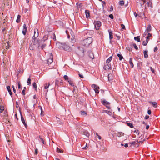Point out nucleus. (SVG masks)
I'll use <instances>...</instances> for the list:
<instances>
[{
  "label": "nucleus",
  "instance_id": "nucleus-63",
  "mask_svg": "<svg viewBox=\"0 0 160 160\" xmlns=\"http://www.w3.org/2000/svg\"><path fill=\"white\" fill-rule=\"evenodd\" d=\"M158 50V48L156 47L154 49V52H155L156 51H157Z\"/></svg>",
  "mask_w": 160,
  "mask_h": 160
},
{
  "label": "nucleus",
  "instance_id": "nucleus-43",
  "mask_svg": "<svg viewBox=\"0 0 160 160\" xmlns=\"http://www.w3.org/2000/svg\"><path fill=\"white\" fill-rule=\"evenodd\" d=\"M57 122H58V123L60 124H62V122L60 121V119L59 118H57Z\"/></svg>",
  "mask_w": 160,
  "mask_h": 160
},
{
  "label": "nucleus",
  "instance_id": "nucleus-14",
  "mask_svg": "<svg viewBox=\"0 0 160 160\" xmlns=\"http://www.w3.org/2000/svg\"><path fill=\"white\" fill-rule=\"evenodd\" d=\"M73 89L72 91V92L73 93V96L74 97H75V93H76V91L77 90V88L76 86H75L73 87Z\"/></svg>",
  "mask_w": 160,
  "mask_h": 160
},
{
  "label": "nucleus",
  "instance_id": "nucleus-55",
  "mask_svg": "<svg viewBox=\"0 0 160 160\" xmlns=\"http://www.w3.org/2000/svg\"><path fill=\"white\" fill-rule=\"evenodd\" d=\"M110 74H109L108 76V80L109 81H111L112 80V78H110Z\"/></svg>",
  "mask_w": 160,
  "mask_h": 160
},
{
  "label": "nucleus",
  "instance_id": "nucleus-47",
  "mask_svg": "<svg viewBox=\"0 0 160 160\" xmlns=\"http://www.w3.org/2000/svg\"><path fill=\"white\" fill-rule=\"evenodd\" d=\"M39 138H40V139L41 140V141L44 144H45V142L44 141L43 139L42 138H41L40 137V136H39Z\"/></svg>",
  "mask_w": 160,
  "mask_h": 160
},
{
  "label": "nucleus",
  "instance_id": "nucleus-36",
  "mask_svg": "<svg viewBox=\"0 0 160 160\" xmlns=\"http://www.w3.org/2000/svg\"><path fill=\"white\" fill-rule=\"evenodd\" d=\"M50 85V84H48L46 83L45 84V86L44 87V89H47L48 88L49 86Z\"/></svg>",
  "mask_w": 160,
  "mask_h": 160
},
{
  "label": "nucleus",
  "instance_id": "nucleus-39",
  "mask_svg": "<svg viewBox=\"0 0 160 160\" xmlns=\"http://www.w3.org/2000/svg\"><path fill=\"white\" fill-rule=\"evenodd\" d=\"M147 4L148 7L150 6L152 8V3L151 2H148Z\"/></svg>",
  "mask_w": 160,
  "mask_h": 160
},
{
  "label": "nucleus",
  "instance_id": "nucleus-12",
  "mask_svg": "<svg viewBox=\"0 0 160 160\" xmlns=\"http://www.w3.org/2000/svg\"><path fill=\"white\" fill-rule=\"evenodd\" d=\"M85 14L86 18H89L90 17L89 11L88 10H85Z\"/></svg>",
  "mask_w": 160,
  "mask_h": 160
},
{
  "label": "nucleus",
  "instance_id": "nucleus-62",
  "mask_svg": "<svg viewBox=\"0 0 160 160\" xmlns=\"http://www.w3.org/2000/svg\"><path fill=\"white\" fill-rule=\"evenodd\" d=\"M53 40H56V37L54 33L53 34Z\"/></svg>",
  "mask_w": 160,
  "mask_h": 160
},
{
  "label": "nucleus",
  "instance_id": "nucleus-41",
  "mask_svg": "<svg viewBox=\"0 0 160 160\" xmlns=\"http://www.w3.org/2000/svg\"><path fill=\"white\" fill-rule=\"evenodd\" d=\"M124 2L123 1H119V4L121 6H123L124 4Z\"/></svg>",
  "mask_w": 160,
  "mask_h": 160
},
{
  "label": "nucleus",
  "instance_id": "nucleus-54",
  "mask_svg": "<svg viewBox=\"0 0 160 160\" xmlns=\"http://www.w3.org/2000/svg\"><path fill=\"white\" fill-rule=\"evenodd\" d=\"M78 75H79V77H80L81 78H84L83 76V75L82 74H81L80 73H79Z\"/></svg>",
  "mask_w": 160,
  "mask_h": 160
},
{
  "label": "nucleus",
  "instance_id": "nucleus-18",
  "mask_svg": "<svg viewBox=\"0 0 160 160\" xmlns=\"http://www.w3.org/2000/svg\"><path fill=\"white\" fill-rule=\"evenodd\" d=\"M130 45L131 46H133L134 47V48L136 50H138V47L137 46L136 44L135 43H133L132 42L130 43Z\"/></svg>",
  "mask_w": 160,
  "mask_h": 160
},
{
  "label": "nucleus",
  "instance_id": "nucleus-50",
  "mask_svg": "<svg viewBox=\"0 0 160 160\" xmlns=\"http://www.w3.org/2000/svg\"><path fill=\"white\" fill-rule=\"evenodd\" d=\"M134 132H136L137 134L138 135H139V131L138 130H135V131H134Z\"/></svg>",
  "mask_w": 160,
  "mask_h": 160
},
{
  "label": "nucleus",
  "instance_id": "nucleus-52",
  "mask_svg": "<svg viewBox=\"0 0 160 160\" xmlns=\"http://www.w3.org/2000/svg\"><path fill=\"white\" fill-rule=\"evenodd\" d=\"M150 68L151 70L152 71V73H155V71H154V69H153L152 68V67H150Z\"/></svg>",
  "mask_w": 160,
  "mask_h": 160
},
{
  "label": "nucleus",
  "instance_id": "nucleus-5",
  "mask_svg": "<svg viewBox=\"0 0 160 160\" xmlns=\"http://www.w3.org/2000/svg\"><path fill=\"white\" fill-rule=\"evenodd\" d=\"M39 35V32L38 29L36 28L34 30V34L32 37V39H37Z\"/></svg>",
  "mask_w": 160,
  "mask_h": 160
},
{
  "label": "nucleus",
  "instance_id": "nucleus-64",
  "mask_svg": "<svg viewBox=\"0 0 160 160\" xmlns=\"http://www.w3.org/2000/svg\"><path fill=\"white\" fill-rule=\"evenodd\" d=\"M38 149L37 148H36L35 149V154H37L38 153Z\"/></svg>",
  "mask_w": 160,
  "mask_h": 160
},
{
  "label": "nucleus",
  "instance_id": "nucleus-3",
  "mask_svg": "<svg viewBox=\"0 0 160 160\" xmlns=\"http://www.w3.org/2000/svg\"><path fill=\"white\" fill-rule=\"evenodd\" d=\"M62 50L70 52L72 50V49L69 46L65 43H63Z\"/></svg>",
  "mask_w": 160,
  "mask_h": 160
},
{
  "label": "nucleus",
  "instance_id": "nucleus-1",
  "mask_svg": "<svg viewBox=\"0 0 160 160\" xmlns=\"http://www.w3.org/2000/svg\"><path fill=\"white\" fill-rule=\"evenodd\" d=\"M92 42V38L91 37L88 38L83 40L81 42V44L83 46H89Z\"/></svg>",
  "mask_w": 160,
  "mask_h": 160
},
{
  "label": "nucleus",
  "instance_id": "nucleus-29",
  "mask_svg": "<svg viewBox=\"0 0 160 160\" xmlns=\"http://www.w3.org/2000/svg\"><path fill=\"white\" fill-rule=\"evenodd\" d=\"M117 55L118 57L119 58V59L121 61L123 58V57L121 54L118 53L117 54Z\"/></svg>",
  "mask_w": 160,
  "mask_h": 160
},
{
  "label": "nucleus",
  "instance_id": "nucleus-57",
  "mask_svg": "<svg viewBox=\"0 0 160 160\" xmlns=\"http://www.w3.org/2000/svg\"><path fill=\"white\" fill-rule=\"evenodd\" d=\"M148 113L149 115H150L151 113V111L150 110H148Z\"/></svg>",
  "mask_w": 160,
  "mask_h": 160
},
{
  "label": "nucleus",
  "instance_id": "nucleus-17",
  "mask_svg": "<svg viewBox=\"0 0 160 160\" xmlns=\"http://www.w3.org/2000/svg\"><path fill=\"white\" fill-rule=\"evenodd\" d=\"M129 63L131 66V67L132 68L133 67L134 65L132 62V57L130 58L129 60Z\"/></svg>",
  "mask_w": 160,
  "mask_h": 160
},
{
  "label": "nucleus",
  "instance_id": "nucleus-7",
  "mask_svg": "<svg viewBox=\"0 0 160 160\" xmlns=\"http://www.w3.org/2000/svg\"><path fill=\"white\" fill-rule=\"evenodd\" d=\"M27 28L26 27V25L25 24H24L23 25V30L22 31V33L23 34L25 35L26 34L27 32Z\"/></svg>",
  "mask_w": 160,
  "mask_h": 160
},
{
  "label": "nucleus",
  "instance_id": "nucleus-28",
  "mask_svg": "<svg viewBox=\"0 0 160 160\" xmlns=\"http://www.w3.org/2000/svg\"><path fill=\"white\" fill-rule=\"evenodd\" d=\"M35 45H33L32 44V43L30 44L29 46V49L30 50H33L35 48L34 46Z\"/></svg>",
  "mask_w": 160,
  "mask_h": 160
},
{
  "label": "nucleus",
  "instance_id": "nucleus-51",
  "mask_svg": "<svg viewBox=\"0 0 160 160\" xmlns=\"http://www.w3.org/2000/svg\"><path fill=\"white\" fill-rule=\"evenodd\" d=\"M121 26L122 29H125V26L124 24H121Z\"/></svg>",
  "mask_w": 160,
  "mask_h": 160
},
{
  "label": "nucleus",
  "instance_id": "nucleus-20",
  "mask_svg": "<svg viewBox=\"0 0 160 160\" xmlns=\"http://www.w3.org/2000/svg\"><path fill=\"white\" fill-rule=\"evenodd\" d=\"M109 34V38L110 40L113 38V33L112 31H110L109 30L108 31Z\"/></svg>",
  "mask_w": 160,
  "mask_h": 160
},
{
  "label": "nucleus",
  "instance_id": "nucleus-19",
  "mask_svg": "<svg viewBox=\"0 0 160 160\" xmlns=\"http://www.w3.org/2000/svg\"><path fill=\"white\" fill-rule=\"evenodd\" d=\"M88 56L92 59H93L94 58L93 54L92 52H89Z\"/></svg>",
  "mask_w": 160,
  "mask_h": 160
},
{
  "label": "nucleus",
  "instance_id": "nucleus-11",
  "mask_svg": "<svg viewBox=\"0 0 160 160\" xmlns=\"http://www.w3.org/2000/svg\"><path fill=\"white\" fill-rule=\"evenodd\" d=\"M101 102L102 104L104 106H106L107 105H109L110 103L105 100H102Z\"/></svg>",
  "mask_w": 160,
  "mask_h": 160
},
{
  "label": "nucleus",
  "instance_id": "nucleus-25",
  "mask_svg": "<svg viewBox=\"0 0 160 160\" xmlns=\"http://www.w3.org/2000/svg\"><path fill=\"white\" fill-rule=\"evenodd\" d=\"M83 134L88 137L90 135L89 133L86 130L84 131Z\"/></svg>",
  "mask_w": 160,
  "mask_h": 160
},
{
  "label": "nucleus",
  "instance_id": "nucleus-4",
  "mask_svg": "<svg viewBox=\"0 0 160 160\" xmlns=\"http://www.w3.org/2000/svg\"><path fill=\"white\" fill-rule=\"evenodd\" d=\"M32 44L36 46L37 47H39L40 46L39 40H38L37 39H33L32 42Z\"/></svg>",
  "mask_w": 160,
  "mask_h": 160
},
{
  "label": "nucleus",
  "instance_id": "nucleus-15",
  "mask_svg": "<svg viewBox=\"0 0 160 160\" xmlns=\"http://www.w3.org/2000/svg\"><path fill=\"white\" fill-rule=\"evenodd\" d=\"M7 90L8 91L9 94L10 95L12 96V93L11 91V90L10 87L8 86L7 87Z\"/></svg>",
  "mask_w": 160,
  "mask_h": 160
},
{
  "label": "nucleus",
  "instance_id": "nucleus-27",
  "mask_svg": "<svg viewBox=\"0 0 160 160\" xmlns=\"http://www.w3.org/2000/svg\"><path fill=\"white\" fill-rule=\"evenodd\" d=\"M20 18L21 15L19 14H18V15L16 21V22L17 23H19L20 22Z\"/></svg>",
  "mask_w": 160,
  "mask_h": 160
},
{
  "label": "nucleus",
  "instance_id": "nucleus-33",
  "mask_svg": "<svg viewBox=\"0 0 160 160\" xmlns=\"http://www.w3.org/2000/svg\"><path fill=\"white\" fill-rule=\"evenodd\" d=\"M80 113L81 115H87V113L86 112L84 111H81L80 112Z\"/></svg>",
  "mask_w": 160,
  "mask_h": 160
},
{
  "label": "nucleus",
  "instance_id": "nucleus-60",
  "mask_svg": "<svg viewBox=\"0 0 160 160\" xmlns=\"http://www.w3.org/2000/svg\"><path fill=\"white\" fill-rule=\"evenodd\" d=\"M16 108H18L19 107V105H18V101H17L16 102Z\"/></svg>",
  "mask_w": 160,
  "mask_h": 160
},
{
  "label": "nucleus",
  "instance_id": "nucleus-34",
  "mask_svg": "<svg viewBox=\"0 0 160 160\" xmlns=\"http://www.w3.org/2000/svg\"><path fill=\"white\" fill-rule=\"evenodd\" d=\"M4 109V106H1L0 107V112L2 113L3 112V111Z\"/></svg>",
  "mask_w": 160,
  "mask_h": 160
},
{
  "label": "nucleus",
  "instance_id": "nucleus-46",
  "mask_svg": "<svg viewBox=\"0 0 160 160\" xmlns=\"http://www.w3.org/2000/svg\"><path fill=\"white\" fill-rule=\"evenodd\" d=\"M40 109H41V113H40V115H41V116H44V114H43V110H42V107L41 106H40Z\"/></svg>",
  "mask_w": 160,
  "mask_h": 160
},
{
  "label": "nucleus",
  "instance_id": "nucleus-26",
  "mask_svg": "<svg viewBox=\"0 0 160 160\" xmlns=\"http://www.w3.org/2000/svg\"><path fill=\"white\" fill-rule=\"evenodd\" d=\"M134 39L138 42H140V36H138L137 37H135L134 38Z\"/></svg>",
  "mask_w": 160,
  "mask_h": 160
},
{
  "label": "nucleus",
  "instance_id": "nucleus-53",
  "mask_svg": "<svg viewBox=\"0 0 160 160\" xmlns=\"http://www.w3.org/2000/svg\"><path fill=\"white\" fill-rule=\"evenodd\" d=\"M21 87V85L20 84V82H18V89H20Z\"/></svg>",
  "mask_w": 160,
  "mask_h": 160
},
{
  "label": "nucleus",
  "instance_id": "nucleus-40",
  "mask_svg": "<svg viewBox=\"0 0 160 160\" xmlns=\"http://www.w3.org/2000/svg\"><path fill=\"white\" fill-rule=\"evenodd\" d=\"M31 79L30 78H28L27 80V83L28 85L30 84H31Z\"/></svg>",
  "mask_w": 160,
  "mask_h": 160
},
{
  "label": "nucleus",
  "instance_id": "nucleus-35",
  "mask_svg": "<svg viewBox=\"0 0 160 160\" xmlns=\"http://www.w3.org/2000/svg\"><path fill=\"white\" fill-rule=\"evenodd\" d=\"M148 40L146 39V41H144L143 42L142 44L143 46H146L148 42Z\"/></svg>",
  "mask_w": 160,
  "mask_h": 160
},
{
  "label": "nucleus",
  "instance_id": "nucleus-56",
  "mask_svg": "<svg viewBox=\"0 0 160 160\" xmlns=\"http://www.w3.org/2000/svg\"><path fill=\"white\" fill-rule=\"evenodd\" d=\"M57 151L60 153H62V151L61 150V149L59 148H57Z\"/></svg>",
  "mask_w": 160,
  "mask_h": 160
},
{
  "label": "nucleus",
  "instance_id": "nucleus-38",
  "mask_svg": "<svg viewBox=\"0 0 160 160\" xmlns=\"http://www.w3.org/2000/svg\"><path fill=\"white\" fill-rule=\"evenodd\" d=\"M92 87L94 88V89L95 88H97L98 89H99V87L97 86L95 84H93L92 85Z\"/></svg>",
  "mask_w": 160,
  "mask_h": 160
},
{
  "label": "nucleus",
  "instance_id": "nucleus-31",
  "mask_svg": "<svg viewBox=\"0 0 160 160\" xmlns=\"http://www.w3.org/2000/svg\"><path fill=\"white\" fill-rule=\"evenodd\" d=\"M126 124L128 126H129L131 128H132L133 127V125L132 123L126 122Z\"/></svg>",
  "mask_w": 160,
  "mask_h": 160
},
{
  "label": "nucleus",
  "instance_id": "nucleus-58",
  "mask_svg": "<svg viewBox=\"0 0 160 160\" xmlns=\"http://www.w3.org/2000/svg\"><path fill=\"white\" fill-rule=\"evenodd\" d=\"M46 45L45 44H43L41 47H42V49H43L44 48L46 47Z\"/></svg>",
  "mask_w": 160,
  "mask_h": 160
},
{
  "label": "nucleus",
  "instance_id": "nucleus-9",
  "mask_svg": "<svg viewBox=\"0 0 160 160\" xmlns=\"http://www.w3.org/2000/svg\"><path fill=\"white\" fill-rule=\"evenodd\" d=\"M138 1L137 2V3H139L141 7L148 0H138Z\"/></svg>",
  "mask_w": 160,
  "mask_h": 160
},
{
  "label": "nucleus",
  "instance_id": "nucleus-24",
  "mask_svg": "<svg viewBox=\"0 0 160 160\" xmlns=\"http://www.w3.org/2000/svg\"><path fill=\"white\" fill-rule=\"evenodd\" d=\"M112 59V56L108 58L107 60L106 61V64H109V63L111 61Z\"/></svg>",
  "mask_w": 160,
  "mask_h": 160
},
{
  "label": "nucleus",
  "instance_id": "nucleus-61",
  "mask_svg": "<svg viewBox=\"0 0 160 160\" xmlns=\"http://www.w3.org/2000/svg\"><path fill=\"white\" fill-rule=\"evenodd\" d=\"M149 118V116L148 115H146L145 116V117L144 118L145 119H148Z\"/></svg>",
  "mask_w": 160,
  "mask_h": 160
},
{
  "label": "nucleus",
  "instance_id": "nucleus-2",
  "mask_svg": "<svg viewBox=\"0 0 160 160\" xmlns=\"http://www.w3.org/2000/svg\"><path fill=\"white\" fill-rule=\"evenodd\" d=\"M94 26L96 30H98L101 25V22L99 21H96L94 22Z\"/></svg>",
  "mask_w": 160,
  "mask_h": 160
},
{
  "label": "nucleus",
  "instance_id": "nucleus-48",
  "mask_svg": "<svg viewBox=\"0 0 160 160\" xmlns=\"http://www.w3.org/2000/svg\"><path fill=\"white\" fill-rule=\"evenodd\" d=\"M64 78L65 80H68V77L67 75H64Z\"/></svg>",
  "mask_w": 160,
  "mask_h": 160
},
{
  "label": "nucleus",
  "instance_id": "nucleus-13",
  "mask_svg": "<svg viewBox=\"0 0 160 160\" xmlns=\"http://www.w3.org/2000/svg\"><path fill=\"white\" fill-rule=\"evenodd\" d=\"M152 28L150 24H149L148 25L147 28L146 29V32H149L151 31Z\"/></svg>",
  "mask_w": 160,
  "mask_h": 160
},
{
  "label": "nucleus",
  "instance_id": "nucleus-37",
  "mask_svg": "<svg viewBox=\"0 0 160 160\" xmlns=\"http://www.w3.org/2000/svg\"><path fill=\"white\" fill-rule=\"evenodd\" d=\"M70 31H71V35H72V38H73V39L72 38H71V40H72V42H73L74 41V37H73V36H72V33H73V32H72V30H70Z\"/></svg>",
  "mask_w": 160,
  "mask_h": 160
},
{
  "label": "nucleus",
  "instance_id": "nucleus-8",
  "mask_svg": "<svg viewBox=\"0 0 160 160\" xmlns=\"http://www.w3.org/2000/svg\"><path fill=\"white\" fill-rule=\"evenodd\" d=\"M20 115H21V119L22 122L23 124L24 125L25 127L26 128H27V123H26V122H25V120L24 118H23L22 116V114L21 112H20Z\"/></svg>",
  "mask_w": 160,
  "mask_h": 160
},
{
  "label": "nucleus",
  "instance_id": "nucleus-21",
  "mask_svg": "<svg viewBox=\"0 0 160 160\" xmlns=\"http://www.w3.org/2000/svg\"><path fill=\"white\" fill-rule=\"evenodd\" d=\"M55 84L56 87L57 86L58 88L60 86V80H56L55 82Z\"/></svg>",
  "mask_w": 160,
  "mask_h": 160
},
{
  "label": "nucleus",
  "instance_id": "nucleus-23",
  "mask_svg": "<svg viewBox=\"0 0 160 160\" xmlns=\"http://www.w3.org/2000/svg\"><path fill=\"white\" fill-rule=\"evenodd\" d=\"M109 66L108 65V64H107L106 65H105L103 67V68L104 70H107L109 69H110Z\"/></svg>",
  "mask_w": 160,
  "mask_h": 160
},
{
  "label": "nucleus",
  "instance_id": "nucleus-42",
  "mask_svg": "<svg viewBox=\"0 0 160 160\" xmlns=\"http://www.w3.org/2000/svg\"><path fill=\"white\" fill-rule=\"evenodd\" d=\"M26 89V88L25 87H24L23 88V90L22 91V94L24 95H25V92Z\"/></svg>",
  "mask_w": 160,
  "mask_h": 160
},
{
  "label": "nucleus",
  "instance_id": "nucleus-44",
  "mask_svg": "<svg viewBox=\"0 0 160 160\" xmlns=\"http://www.w3.org/2000/svg\"><path fill=\"white\" fill-rule=\"evenodd\" d=\"M99 89H98L97 88H96L94 89V91L96 93H99V91L98 90Z\"/></svg>",
  "mask_w": 160,
  "mask_h": 160
},
{
  "label": "nucleus",
  "instance_id": "nucleus-22",
  "mask_svg": "<svg viewBox=\"0 0 160 160\" xmlns=\"http://www.w3.org/2000/svg\"><path fill=\"white\" fill-rule=\"evenodd\" d=\"M148 51L147 50H145L144 51L143 53H144V58H147L148 57V54H147V52Z\"/></svg>",
  "mask_w": 160,
  "mask_h": 160
},
{
  "label": "nucleus",
  "instance_id": "nucleus-49",
  "mask_svg": "<svg viewBox=\"0 0 160 160\" xmlns=\"http://www.w3.org/2000/svg\"><path fill=\"white\" fill-rule=\"evenodd\" d=\"M109 17L111 19H113L114 18L113 15L112 14H110L109 15Z\"/></svg>",
  "mask_w": 160,
  "mask_h": 160
},
{
  "label": "nucleus",
  "instance_id": "nucleus-32",
  "mask_svg": "<svg viewBox=\"0 0 160 160\" xmlns=\"http://www.w3.org/2000/svg\"><path fill=\"white\" fill-rule=\"evenodd\" d=\"M138 140L130 142L129 144L131 145H134L136 143H138Z\"/></svg>",
  "mask_w": 160,
  "mask_h": 160
},
{
  "label": "nucleus",
  "instance_id": "nucleus-30",
  "mask_svg": "<svg viewBox=\"0 0 160 160\" xmlns=\"http://www.w3.org/2000/svg\"><path fill=\"white\" fill-rule=\"evenodd\" d=\"M68 82L69 84L72 86V87L75 86V85H74L73 83L72 82V81L70 80H68Z\"/></svg>",
  "mask_w": 160,
  "mask_h": 160
},
{
  "label": "nucleus",
  "instance_id": "nucleus-45",
  "mask_svg": "<svg viewBox=\"0 0 160 160\" xmlns=\"http://www.w3.org/2000/svg\"><path fill=\"white\" fill-rule=\"evenodd\" d=\"M32 85H33V87L34 88H35V89H37V86L36 84V83L35 82H34L33 83Z\"/></svg>",
  "mask_w": 160,
  "mask_h": 160
},
{
  "label": "nucleus",
  "instance_id": "nucleus-59",
  "mask_svg": "<svg viewBox=\"0 0 160 160\" xmlns=\"http://www.w3.org/2000/svg\"><path fill=\"white\" fill-rule=\"evenodd\" d=\"M127 49L129 51H132V48H131L128 47L127 48Z\"/></svg>",
  "mask_w": 160,
  "mask_h": 160
},
{
  "label": "nucleus",
  "instance_id": "nucleus-16",
  "mask_svg": "<svg viewBox=\"0 0 160 160\" xmlns=\"http://www.w3.org/2000/svg\"><path fill=\"white\" fill-rule=\"evenodd\" d=\"M150 103L151 104L153 107L154 108H156L157 107V103L156 102H150Z\"/></svg>",
  "mask_w": 160,
  "mask_h": 160
},
{
  "label": "nucleus",
  "instance_id": "nucleus-10",
  "mask_svg": "<svg viewBox=\"0 0 160 160\" xmlns=\"http://www.w3.org/2000/svg\"><path fill=\"white\" fill-rule=\"evenodd\" d=\"M63 43H62L60 42H58L56 43L57 47L60 49L62 50L63 48Z\"/></svg>",
  "mask_w": 160,
  "mask_h": 160
},
{
  "label": "nucleus",
  "instance_id": "nucleus-6",
  "mask_svg": "<svg viewBox=\"0 0 160 160\" xmlns=\"http://www.w3.org/2000/svg\"><path fill=\"white\" fill-rule=\"evenodd\" d=\"M53 62V55L51 53L50 55L49 58L48 59L47 62L48 64L49 65L51 64Z\"/></svg>",
  "mask_w": 160,
  "mask_h": 160
}]
</instances>
